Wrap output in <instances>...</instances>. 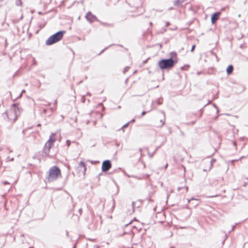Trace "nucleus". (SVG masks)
<instances>
[{"label":"nucleus","instance_id":"14","mask_svg":"<svg viewBox=\"0 0 248 248\" xmlns=\"http://www.w3.org/2000/svg\"><path fill=\"white\" fill-rule=\"evenodd\" d=\"M128 124H129V123H127V124H126L124 125L123 126V127H127V126H128Z\"/></svg>","mask_w":248,"mask_h":248},{"label":"nucleus","instance_id":"15","mask_svg":"<svg viewBox=\"0 0 248 248\" xmlns=\"http://www.w3.org/2000/svg\"><path fill=\"white\" fill-rule=\"evenodd\" d=\"M145 114V112H143L142 113V115H144Z\"/></svg>","mask_w":248,"mask_h":248},{"label":"nucleus","instance_id":"8","mask_svg":"<svg viewBox=\"0 0 248 248\" xmlns=\"http://www.w3.org/2000/svg\"><path fill=\"white\" fill-rule=\"evenodd\" d=\"M221 13L218 12L214 13L211 17V22L212 24H214L218 19Z\"/></svg>","mask_w":248,"mask_h":248},{"label":"nucleus","instance_id":"16","mask_svg":"<svg viewBox=\"0 0 248 248\" xmlns=\"http://www.w3.org/2000/svg\"><path fill=\"white\" fill-rule=\"evenodd\" d=\"M167 167H168V164H166V166H165V169H167Z\"/></svg>","mask_w":248,"mask_h":248},{"label":"nucleus","instance_id":"5","mask_svg":"<svg viewBox=\"0 0 248 248\" xmlns=\"http://www.w3.org/2000/svg\"><path fill=\"white\" fill-rule=\"evenodd\" d=\"M55 141V139L50 137L49 139L47 140V141L46 142L45 147H44V150L46 152L48 153L52 147L54 142Z\"/></svg>","mask_w":248,"mask_h":248},{"label":"nucleus","instance_id":"11","mask_svg":"<svg viewBox=\"0 0 248 248\" xmlns=\"http://www.w3.org/2000/svg\"><path fill=\"white\" fill-rule=\"evenodd\" d=\"M233 68L232 65H229L226 70L228 75L231 74L233 71Z\"/></svg>","mask_w":248,"mask_h":248},{"label":"nucleus","instance_id":"3","mask_svg":"<svg viewBox=\"0 0 248 248\" xmlns=\"http://www.w3.org/2000/svg\"><path fill=\"white\" fill-rule=\"evenodd\" d=\"M61 177V171L59 168L57 166H53L50 168L48 171L47 179L48 182H51Z\"/></svg>","mask_w":248,"mask_h":248},{"label":"nucleus","instance_id":"10","mask_svg":"<svg viewBox=\"0 0 248 248\" xmlns=\"http://www.w3.org/2000/svg\"><path fill=\"white\" fill-rule=\"evenodd\" d=\"M165 124V119L164 118L158 119L156 122V124L157 127H161Z\"/></svg>","mask_w":248,"mask_h":248},{"label":"nucleus","instance_id":"4","mask_svg":"<svg viewBox=\"0 0 248 248\" xmlns=\"http://www.w3.org/2000/svg\"><path fill=\"white\" fill-rule=\"evenodd\" d=\"M65 31H60L55 34L50 36L46 40L47 45H51L60 41L63 37Z\"/></svg>","mask_w":248,"mask_h":248},{"label":"nucleus","instance_id":"2","mask_svg":"<svg viewBox=\"0 0 248 248\" xmlns=\"http://www.w3.org/2000/svg\"><path fill=\"white\" fill-rule=\"evenodd\" d=\"M177 62L178 60L175 54V57L174 59H163L158 62V64L159 68L161 69H171Z\"/></svg>","mask_w":248,"mask_h":248},{"label":"nucleus","instance_id":"1","mask_svg":"<svg viewBox=\"0 0 248 248\" xmlns=\"http://www.w3.org/2000/svg\"><path fill=\"white\" fill-rule=\"evenodd\" d=\"M22 111L19 104L16 103L13 104L10 108L6 112L8 118L12 122H15Z\"/></svg>","mask_w":248,"mask_h":248},{"label":"nucleus","instance_id":"13","mask_svg":"<svg viewBox=\"0 0 248 248\" xmlns=\"http://www.w3.org/2000/svg\"><path fill=\"white\" fill-rule=\"evenodd\" d=\"M139 152H140V155H141V154H142V149H139Z\"/></svg>","mask_w":248,"mask_h":248},{"label":"nucleus","instance_id":"9","mask_svg":"<svg viewBox=\"0 0 248 248\" xmlns=\"http://www.w3.org/2000/svg\"><path fill=\"white\" fill-rule=\"evenodd\" d=\"M86 19L89 20L90 22H92L94 21L95 19V17L91 13H88L86 16Z\"/></svg>","mask_w":248,"mask_h":248},{"label":"nucleus","instance_id":"12","mask_svg":"<svg viewBox=\"0 0 248 248\" xmlns=\"http://www.w3.org/2000/svg\"><path fill=\"white\" fill-rule=\"evenodd\" d=\"M195 45H194L192 46V48H191V51L192 52L194 51V49H195Z\"/></svg>","mask_w":248,"mask_h":248},{"label":"nucleus","instance_id":"7","mask_svg":"<svg viewBox=\"0 0 248 248\" xmlns=\"http://www.w3.org/2000/svg\"><path fill=\"white\" fill-rule=\"evenodd\" d=\"M77 169L78 170V172H82L83 175L85 174V172L86 171V166L84 162H79Z\"/></svg>","mask_w":248,"mask_h":248},{"label":"nucleus","instance_id":"6","mask_svg":"<svg viewBox=\"0 0 248 248\" xmlns=\"http://www.w3.org/2000/svg\"><path fill=\"white\" fill-rule=\"evenodd\" d=\"M111 163L108 160H105L103 162L102 165V171L103 172H106L108 171L111 168Z\"/></svg>","mask_w":248,"mask_h":248}]
</instances>
